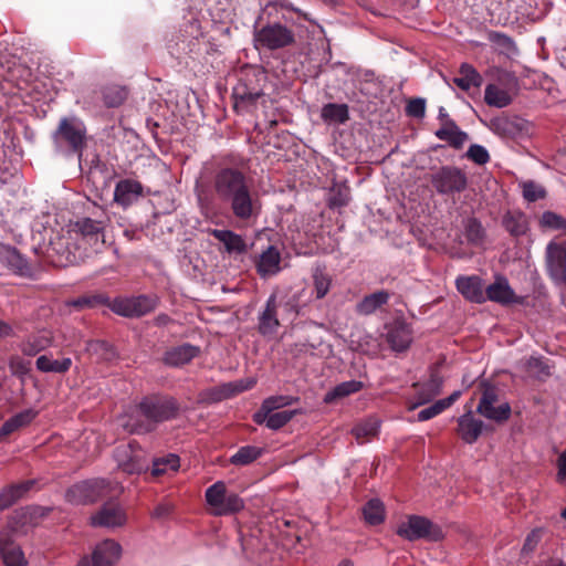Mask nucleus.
<instances>
[{
  "label": "nucleus",
  "instance_id": "473e14b6",
  "mask_svg": "<svg viewBox=\"0 0 566 566\" xmlns=\"http://www.w3.org/2000/svg\"><path fill=\"white\" fill-rule=\"evenodd\" d=\"M505 230L513 237H521L528 230V222L525 213L521 211H507L502 219Z\"/></svg>",
  "mask_w": 566,
  "mask_h": 566
},
{
  "label": "nucleus",
  "instance_id": "f3484780",
  "mask_svg": "<svg viewBox=\"0 0 566 566\" xmlns=\"http://www.w3.org/2000/svg\"><path fill=\"white\" fill-rule=\"evenodd\" d=\"M126 523V514L119 504L106 502L91 516V524L99 527H118Z\"/></svg>",
  "mask_w": 566,
  "mask_h": 566
},
{
  "label": "nucleus",
  "instance_id": "6ab92c4d",
  "mask_svg": "<svg viewBox=\"0 0 566 566\" xmlns=\"http://www.w3.org/2000/svg\"><path fill=\"white\" fill-rule=\"evenodd\" d=\"M0 263L20 276H30L32 269L17 248L3 244L0 247Z\"/></svg>",
  "mask_w": 566,
  "mask_h": 566
},
{
  "label": "nucleus",
  "instance_id": "603ef678",
  "mask_svg": "<svg viewBox=\"0 0 566 566\" xmlns=\"http://www.w3.org/2000/svg\"><path fill=\"white\" fill-rule=\"evenodd\" d=\"M545 196L546 191L541 185L534 181H526L523 184V197L526 201L535 202L545 198Z\"/></svg>",
  "mask_w": 566,
  "mask_h": 566
},
{
  "label": "nucleus",
  "instance_id": "2f4dec72",
  "mask_svg": "<svg viewBox=\"0 0 566 566\" xmlns=\"http://www.w3.org/2000/svg\"><path fill=\"white\" fill-rule=\"evenodd\" d=\"M482 82L481 74L469 63H462L459 75L453 78V83L464 92L471 87H480Z\"/></svg>",
  "mask_w": 566,
  "mask_h": 566
},
{
  "label": "nucleus",
  "instance_id": "f03ea898",
  "mask_svg": "<svg viewBox=\"0 0 566 566\" xmlns=\"http://www.w3.org/2000/svg\"><path fill=\"white\" fill-rule=\"evenodd\" d=\"M179 411L180 406L174 397L146 396L126 415L123 427L130 433H149L160 423L176 419Z\"/></svg>",
  "mask_w": 566,
  "mask_h": 566
},
{
  "label": "nucleus",
  "instance_id": "37998d69",
  "mask_svg": "<svg viewBox=\"0 0 566 566\" xmlns=\"http://www.w3.org/2000/svg\"><path fill=\"white\" fill-rule=\"evenodd\" d=\"M364 520L369 525H379L385 521V506L378 499L369 500L363 507Z\"/></svg>",
  "mask_w": 566,
  "mask_h": 566
},
{
  "label": "nucleus",
  "instance_id": "c9c22d12",
  "mask_svg": "<svg viewBox=\"0 0 566 566\" xmlns=\"http://www.w3.org/2000/svg\"><path fill=\"white\" fill-rule=\"evenodd\" d=\"M179 467L180 458L175 453H168L154 458L150 473L153 476L158 478L169 472H177Z\"/></svg>",
  "mask_w": 566,
  "mask_h": 566
},
{
  "label": "nucleus",
  "instance_id": "79ce46f5",
  "mask_svg": "<svg viewBox=\"0 0 566 566\" xmlns=\"http://www.w3.org/2000/svg\"><path fill=\"white\" fill-rule=\"evenodd\" d=\"M255 385V380H240L237 382H228L223 384L222 386L216 388L212 392L214 400H222L230 398L237 394H240L244 390L251 389Z\"/></svg>",
  "mask_w": 566,
  "mask_h": 566
},
{
  "label": "nucleus",
  "instance_id": "5fc2aeb1",
  "mask_svg": "<svg viewBox=\"0 0 566 566\" xmlns=\"http://www.w3.org/2000/svg\"><path fill=\"white\" fill-rule=\"evenodd\" d=\"M467 157L476 165H485L490 161V155L485 147L473 144L467 151Z\"/></svg>",
  "mask_w": 566,
  "mask_h": 566
},
{
  "label": "nucleus",
  "instance_id": "864d4df0",
  "mask_svg": "<svg viewBox=\"0 0 566 566\" xmlns=\"http://www.w3.org/2000/svg\"><path fill=\"white\" fill-rule=\"evenodd\" d=\"M541 224L545 228L554 229V230H564L566 229V220L553 212L545 211L541 217Z\"/></svg>",
  "mask_w": 566,
  "mask_h": 566
},
{
  "label": "nucleus",
  "instance_id": "69168bd1",
  "mask_svg": "<svg viewBox=\"0 0 566 566\" xmlns=\"http://www.w3.org/2000/svg\"><path fill=\"white\" fill-rule=\"evenodd\" d=\"M538 541H539V533L537 531H533L525 538L522 551L525 553L532 552L535 548V546L537 545Z\"/></svg>",
  "mask_w": 566,
  "mask_h": 566
},
{
  "label": "nucleus",
  "instance_id": "0e129e2a",
  "mask_svg": "<svg viewBox=\"0 0 566 566\" xmlns=\"http://www.w3.org/2000/svg\"><path fill=\"white\" fill-rule=\"evenodd\" d=\"M9 367L15 375H25L29 371V363L19 356H12L9 360Z\"/></svg>",
  "mask_w": 566,
  "mask_h": 566
},
{
  "label": "nucleus",
  "instance_id": "c03bdc74",
  "mask_svg": "<svg viewBox=\"0 0 566 566\" xmlns=\"http://www.w3.org/2000/svg\"><path fill=\"white\" fill-rule=\"evenodd\" d=\"M484 101L490 106L503 108L511 104L512 98L506 91L495 84H489L484 91Z\"/></svg>",
  "mask_w": 566,
  "mask_h": 566
},
{
  "label": "nucleus",
  "instance_id": "4c0bfd02",
  "mask_svg": "<svg viewBox=\"0 0 566 566\" xmlns=\"http://www.w3.org/2000/svg\"><path fill=\"white\" fill-rule=\"evenodd\" d=\"M464 235L469 244L481 247L486 238V231L481 221L475 217L468 218L464 223Z\"/></svg>",
  "mask_w": 566,
  "mask_h": 566
},
{
  "label": "nucleus",
  "instance_id": "412c9836",
  "mask_svg": "<svg viewBox=\"0 0 566 566\" xmlns=\"http://www.w3.org/2000/svg\"><path fill=\"white\" fill-rule=\"evenodd\" d=\"M144 187L135 179L119 180L114 190V200L122 207H128L143 196Z\"/></svg>",
  "mask_w": 566,
  "mask_h": 566
},
{
  "label": "nucleus",
  "instance_id": "4468645a",
  "mask_svg": "<svg viewBox=\"0 0 566 566\" xmlns=\"http://www.w3.org/2000/svg\"><path fill=\"white\" fill-rule=\"evenodd\" d=\"M546 269L557 286L566 287V248L563 244L551 242L547 245Z\"/></svg>",
  "mask_w": 566,
  "mask_h": 566
},
{
  "label": "nucleus",
  "instance_id": "e2e57ef3",
  "mask_svg": "<svg viewBox=\"0 0 566 566\" xmlns=\"http://www.w3.org/2000/svg\"><path fill=\"white\" fill-rule=\"evenodd\" d=\"M489 40L497 44L499 46L505 49L506 51H511L514 49L513 40L504 33L491 32L489 34Z\"/></svg>",
  "mask_w": 566,
  "mask_h": 566
},
{
  "label": "nucleus",
  "instance_id": "f704fd0d",
  "mask_svg": "<svg viewBox=\"0 0 566 566\" xmlns=\"http://www.w3.org/2000/svg\"><path fill=\"white\" fill-rule=\"evenodd\" d=\"M364 385L359 380H348L338 384L332 390L326 392L324 396L325 403H334L338 399L348 397L353 394H356L363 389Z\"/></svg>",
  "mask_w": 566,
  "mask_h": 566
},
{
  "label": "nucleus",
  "instance_id": "423d86ee",
  "mask_svg": "<svg viewBox=\"0 0 566 566\" xmlns=\"http://www.w3.org/2000/svg\"><path fill=\"white\" fill-rule=\"evenodd\" d=\"M53 139L57 147L66 146L70 153L81 159L86 146V128L75 117H63L53 133Z\"/></svg>",
  "mask_w": 566,
  "mask_h": 566
},
{
  "label": "nucleus",
  "instance_id": "c85d7f7f",
  "mask_svg": "<svg viewBox=\"0 0 566 566\" xmlns=\"http://www.w3.org/2000/svg\"><path fill=\"white\" fill-rule=\"evenodd\" d=\"M438 139L449 143L455 149H460L465 140L468 134L459 128L453 119H447L434 134Z\"/></svg>",
  "mask_w": 566,
  "mask_h": 566
},
{
  "label": "nucleus",
  "instance_id": "a211bd4d",
  "mask_svg": "<svg viewBox=\"0 0 566 566\" xmlns=\"http://www.w3.org/2000/svg\"><path fill=\"white\" fill-rule=\"evenodd\" d=\"M455 287L471 303L483 304L485 302L484 283L478 275H459L455 279Z\"/></svg>",
  "mask_w": 566,
  "mask_h": 566
},
{
  "label": "nucleus",
  "instance_id": "bf43d9fd",
  "mask_svg": "<svg viewBox=\"0 0 566 566\" xmlns=\"http://www.w3.org/2000/svg\"><path fill=\"white\" fill-rule=\"evenodd\" d=\"M292 401V398L287 396H275L266 398L262 403V410L266 412L274 411L279 408H282L286 405H290Z\"/></svg>",
  "mask_w": 566,
  "mask_h": 566
},
{
  "label": "nucleus",
  "instance_id": "ddd939ff",
  "mask_svg": "<svg viewBox=\"0 0 566 566\" xmlns=\"http://www.w3.org/2000/svg\"><path fill=\"white\" fill-rule=\"evenodd\" d=\"M497 402V388L492 385H483L476 412L489 420L503 423L511 417L512 409L507 402L496 406Z\"/></svg>",
  "mask_w": 566,
  "mask_h": 566
},
{
  "label": "nucleus",
  "instance_id": "b1692460",
  "mask_svg": "<svg viewBox=\"0 0 566 566\" xmlns=\"http://www.w3.org/2000/svg\"><path fill=\"white\" fill-rule=\"evenodd\" d=\"M200 354V347L185 343L172 347L165 353L166 365L178 367L188 364Z\"/></svg>",
  "mask_w": 566,
  "mask_h": 566
},
{
  "label": "nucleus",
  "instance_id": "aec40b11",
  "mask_svg": "<svg viewBox=\"0 0 566 566\" xmlns=\"http://www.w3.org/2000/svg\"><path fill=\"white\" fill-rule=\"evenodd\" d=\"M483 429V421L475 418L470 409L458 418L457 434L468 444L475 443L482 434Z\"/></svg>",
  "mask_w": 566,
  "mask_h": 566
},
{
  "label": "nucleus",
  "instance_id": "774afa93",
  "mask_svg": "<svg viewBox=\"0 0 566 566\" xmlns=\"http://www.w3.org/2000/svg\"><path fill=\"white\" fill-rule=\"evenodd\" d=\"M171 512H172V506L170 504H167V503L158 504L153 512V517L166 518L170 515Z\"/></svg>",
  "mask_w": 566,
  "mask_h": 566
},
{
  "label": "nucleus",
  "instance_id": "2eb2a0df",
  "mask_svg": "<svg viewBox=\"0 0 566 566\" xmlns=\"http://www.w3.org/2000/svg\"><path fill=\"white\" fill-rule=\"evenodd\" d=\"M122 554L120 545L113 539L99 543L92 554V559L84 557L77 566H114Z\"/></svg>",
  "mask_w": 566,
  "mask_h": 566
},
{
  "label": "nucleus",
  "instance_id": "a19ab883",
  "mask_svg": "<svg viewBox=\"0 0 566 566\" xmlns=\"http://www.w3.org/2000/svg\"><path fill=\"white\" fill-rule=\"evenodd\" d=\"M441 387L442 379L437 374L431 375L430 380L421 385L419 390L417 391L418 400L413 408L427 403L436 396H438L441 391Z\"/></svg>",
  "mask_w": 566,
  "mask_h": 566
},
{
  "label": "nucleus",
  "instance_id": "393cba45",
  "mask_svg": "<svg viewBox=\"0 0 566 566\" xmlns=\"http://www.w3.org/2000/svg\"><path fill=\"white\" fill-rule=\"evenodd\" d=\"M210 234L224 245L229 254H243L248 251L244 239L231 230L212 229Z\"/></svg>",
  "mask_w": 566,
  "mask_h": 566
},
{
  "label": "nucleus",
  "instance_id": "cd10ccee",
  "mask_svg": "<svg viewBox=\"0 0 566 566\" xmlns=\"http://www.w3.org/2000/svg\"><path fill=\"white\" fill-rule=\"evenodd\" d=\"M35 484L34 480H27L11 484L0 491V512L9 509L22 499Z\"/></svg>",
  "mask_w": 566,
  "mask_h": 566
},
{
  "label": "nucleus",
  "instance_id": "bb28decb",
  "mask_svg": "<svg viewBox=\"0 0 566 566\" xmlns=\"http://www.w3.org/2000/svg\"><path fill=\"white\" fill-rule=\"evenodd\" d=\"M53 344V335L49 331H40L29 335L20 345V349L25 356H36Z\"/></svg>",
  "mask_w": 566,
  "mask_h": 566
},
{
  "label": "nucleus",
  "instance_id": "5701e85b",
  "mask_svg": "<svg viewBox=\"0 0 566 566\" xmlns=\"http://www.w3.org/2000/svg\"><path fill=\"white\" fill-rule=\"evenodd\" d=\"M386 339L392 350L403 352L412 342L411 329L406 323L396 322L390 326Z\"/></svg>",
  "mask_w": 566,
  "mask_h": 566
},
{
  "label": "nucleus",
  "instance_id": "4be33fe9",
  "mask_svg": "<svg viewBox=\"0 0 566 566\" xmlns=\"http://www.w3.org/2000/svg\"><path fill=\"white\" fill-rule=\"evenodd\" d=\"M276 296L272 294L266 303L263 312L259 315L258 331L263 336H270L276 333L280 327V321L276 313Z\"/></svg>",
  "mask_w": 566,
  "mask_h": 566
},
{
  "label": "nucleus",
  "instance_id": "6e6552de",
  "mask_svg": "<svg viewBox=\"0 0 566 566\" xmlns=\"http://www.w3.org/2000/svg\"><path fill=\"white\" fill-rule=\"evenodd\" d=\"M206 502L214 516L231 515L244 507L243 500L234 492H228L223 481H217L205 493Z\"/></svg>",
  "mask_w": 566,
  "mask_h": 566
},
{
  "label": "nucleus",
  "instance_id": "a18cd8bd",
  "mask_svg": "<svg viewBox=\"0 0 566 566\" xmlns=\"http://www.w3.org/2000/svg\"><path fill=\"white\" fill-rule=\"evenodd\" d=\"M332 277L324 269L316 268L313 272V293L316 300L324 298L329 292Z\"/></svg>",
  "mask_w": 566,
  "mask_h": 566
},
{
  "label": "nucleus",
  "instance_id": "c756f323",
  "mask_svg": "<svg viewBox=\"0 0 566 566\" xmlns=\"http://www.w3.org/2000/svg\"><path fill=\"white\" fill-rule=\"evenodd\" d=\"M38 412L33 409H27L9 418L0 428V441L19 429L30 424Z\"/></svg>",
  "mask_w": 566,
  "mask_h": 566
},
{
  "label": "nucleus",
  "instance_id": "a878e982",
  "mask_svg": "<svg viewBox=\"0 0 566 566\" xmlns=\"http://www.w3.org/2000/svg\"><path fill=\"white\" fill-rule=\"evenodd\" d=\"M281 253L274 245L268 247L256 261V272L261 277L275 275L280 270Z\"/></svg>",
  "mask_w": 566,
  "mask_h": 566
},
{
  "label": "nucleus",
  "instance_id": "3c124183",
  "mask_svg": "<svg viewBox=\"0 0 566 566\" xmlns=\"http://www.w3.org/2000/svg\"><path fill=\"white\" fill-rule=\"evenodd\" d=\"M379 431V422L375 419H369L354 427L353 433L359 440L361 438L369 439L377 436Z\"/></svg>",
  "mask_w": 566,
  "mask_h": 566
},
{
  "label": "nucleus",
  "instance_id": "052dcab7",
  "mask_svg": "<svg viewBox=\"0 0 566 566\" xmlns=\"http://www.w3.org/2000/svg\"><path fill=\"white\" fill-rule=\"evenodd\" d=\"M124 472L129 474H139L148 469L146 462L138 459L136 455L129 458L126 462L120 464Z\"/></svg>",
  "mask_w": 566,
  "mask_h": 566
},
{
  "label": "nucleus",
  "instance_id": "8fccbe9b",
  "mask_svg": "<svg viewBox=\"0 0 566 566\" xmlns=\"http://www.w3.org/2000/svg\"><path fill=\"white\" fill-rule=\"evenodd\" d=\"M350 200V191L346 186L343 187H334L331 190L328 198L329 208H343L349 203Z\"/></svg>",
  "mask_w": 566,
  "mask_h": 566
},
{
  "label": "nucleus",
  "instance_id": "9d476101",
  "mask_svg": "<svg viewBox=\"0 0 566 566\" xmlns=\"http://www.w3.org/2000/svg\"><path fill=\"white\" fill-rule=\"evenodd\" d=\"M159 297L156 294H140L128 297H116L108 307L117 315L124 317H142L154 312L159 305Z\"/></svg>",
  "mask_w": 566,
  "mask_h": 566
},
{
  "label": "nucleus",
  "instance_id": "7ed1b4c3",
  "mask_svg": "<svg viewBox=\"0 0 566 566\" xmlns=\"http://www.w3.org/2000/svg\"><path fill=\"white\" fill-rule=\"evenodd\" d=\"M268 74L260 66H248L242 71L239 84L233 88L234 108L250 111L264 95Z\"/></svg>",
  "mask_w": 566,
  "mask_h": 566
},
{
  "label": "nucleus",
  "instance_id": "7c9ffc66",
  "mask_svg": "<svg viewBox=\"0 0 566 566\" xmlns=\"http://www.w3.org/2000/svg\"><path fill=\"white\" fill-rule=\"evenodd\" d=\"M389 298L390 294L385 290L366 295L359 303H357L356 313L364 316L371 315L377 310L386 305Z\"/></svg>",
  "mask_w": 566,
  "mask_h": 566
},
{
  "label": "nucleus",
  "instance_id": "6e6d98bb",
  "mask_svg": "<svg viewBox=\"0 0 566 566\" xmlns=\"http://www.w3.org/2000/svg\"><path fill=\"white\" fill-rule=\"evenodd\" d=\"M527 369L534 371L538 379L551 375L549 366L542 357H531L527 360Z\"/></svg>",
  "mask_w": 566,
  "mask_h": 566
},
{
  "label": "nucleus",
  "instance_id": "1a4fd4ad",
  "mask_svg": "<svg viewBox=\"0 0 566 566\" xmlns=\"http://www.w3.org/2000/svg\"><path fill=\"white\" fill-rule=\"evenodd\" d=\"M433 189L440 196L454 197L467 190L469 179L461 168L457 166H442L430 176Z\"/></svg>",
  "mask_w": 566,
  "mask_h": 566
},
{
  "label": "nucleus",
  "instance_id": "20e7f679",
  "mask_svg": "<svg viewBox=\"0 0 566 566\" xmlns=\"http://www.w3.org/2000/svg\"><path fill=\"white\" fill-rule=\"evenodd\" d=\"M106 224L105 213L95 219L90 217L78 218L73 224L70 233L82 247L88 248V258L101 252L104 247V229Z\"/></svg>",
  "mask_w": 566,
  "mask_h": 566
},
{
  "label": "nucleus",
  "instance_id": "13d9d810",
  "mask_svg": "<svg viewBox=\"0 0 566 566\" xmlns=\"http://www.w3.org/2000/svg\"><path fill=\"white\" fill-rule=\"evenodd\" d=\"M2 556L3 562L8 566H22L24 562L23 553L18 546H13L9 548L7 552L0 554Z\"/></svg>",
  "mask_w": 566,
  "mask_h": 566
},
{
  "label": "nucleus",
  "instance_id": "58836bf2",
  "mask_svg": "<svg viewBox=\"0 0 566 566\" xmlns=\"http://www.w3.org/2000/svg\"><path fill=\"white\" fill-rule=\"evenodd\" d=\"M265 449L256 446H243L231 455L230 463L238 467L249 465L263 455Z\"/></svg>",
  "mask_w": 566,
  "mask_h": 566
},
{
  "label": "nucleus",
  "instance_id": "de8ad7c7",
  "mask_svg": "<svg viewBox=\"0 0 566 566\" xmlns=\"http://www.w3.org/2000/svg\"><path fill=\"white\" fill-rule=\"evenodd\" d=\"M127 98V91L117 85L107 86L103 90V101L107 107H118Z\"/></svg>",
  "mask_w": 566,
  "mask_h": 566
},
{
  "label": "nucleus",
  "instance_id": "680f3d73",
  "mask_svg": "<svg viewBox=\"0 0 566 566\" xmlns=\"http://www.w3.org/2000/svg\"><path fill=\"white\" fill-rule=\"evenodd\" d=\"M40 509L27 506L19 511H15L14 518L18 520L22 525L32 524L34 518L41 515Z\"/></svg>",
  "mask_w": 566,
  "mask_h": 566
},
{
  "label": "nucleus",
  "instance_id": "e433bc0d",
  "mask_svg": "<svg viewBox=\"0 0 566 566\" xmlns=\"http://www.w3.org/2000/svg\"><path fill=\"white\" fill-rule=\"evenodd\" d=\"M461 394L462 392L460 390H455L449 397L440 399V400L436 401L433 405L422 409L418 413V420L427 421V420H430V419L434 418L436 416L440 415L446 409L451 407L461 397Z\"/></svg>",
  "mask_w": 566,
  "mask_h": 566
},
{
  "label": "nucleus",
  "instance_id": "39448f33",
  "mask_svg": "<svg viewBox=\"0 0 566 566\" xmlns=\"http://www.w3.org/2000/svg\"><path fill=\"white\" fill-rule=\"evenodd\" d=\"M88 248L82 247L69 232L50 242L48 254L57 266L76 265L88 259Z\"/></svg>",
  "mask_w": 566,
  "mask_h": 566
},
{
  "label": "nucleus",
  "instance_id": "49530a36",
  "mask_svg": "<svg viewBox=\"0 0 566 566\" xmlns=\"http://www.w3.org/2000/svg\"><path fill=\"white\" fill-rule=\"evenodd\" d=\"M112 301L113 300H109L104 294H86L73 300L72 305L78 310L94 308L101 305H106L108 307V303Z\"/></svg>",
  "mask_w": 566,
  "mask_h": 566
},
{
  "label": "nucleus",
  "instance_id": "0eeeda50",
  "mask_svg": "<svg viewBox=\"0 0 566 566\" xmlns=\"http://www.w3.org/2000/svg\"><path fill=\"white\" fill-rule=\"evenodd\" d=\"M112 495V484L105 479H91L70 486L65 499L74 505L93 504Z\"/></svg>",
  "mask_w": 566,
  "mask_h": 566
},
{
  "label": "nucleus",
  "instance_id": "dca6fc26",
  "mask_svg": "<svg viewBox=\"0 0 566 566\" xmlns=\"http://www.w3.org/2000/svg\"><path fill=\"white\" fill-rule=\"evenodd\" d=\"M491 301L501 305L523 304L524 297L517 296L504 276H497L495 281L485 287V302Z\"/></svg>",
  "mask_w": 566,
  "mask_h": 566
},
{
  "label": "nucleus",
  "instance_id": "338daca9",
  "mask_svg": "<svg viewBox=\"0 0 566 566\" xmlns=\"http://www.w3.org/2000/svg\"><path fill=\"white\" fill-rule=\"evenodd\" d=\"M14 543L10 532L2 531L0 532V554L7 552L9 548L13 547Z\"/></svg>",
  "mask_w": 566,
  "mask_h": 566
},
{
  "label": "nucleus",
  "instance_id": "f257e3e1",
  "mask_svg": "<svg viewBox=\"0 0 566 566\" xmlns=\"http://www.w3.org/2000/svg\"><path fill=\"white\" fill-rule=\"evenodd\" d=\"M193 192L198 207L205 216L214 212V200L243 224L255 222L262 211L261 199L254 188L253 179L239 167L218 168L210 184L197 179Z\"/></svg>",
  "mask_w": 566,
  "mask_h": 566
},
{
  "label": "nucleus",
  "instance_id": "72a5a7b5",
  "mask_svg": "<svg viewBox=\"0 0 566 566\" xmlns=\"http://www.w3.org/2000/svg\"><path fill=\"white\" fill-rule=\"evenodd\" d=\"M35 366L41 373L65 374L72 367V359L70 357L53 359L50 355H41L36 358Z\"/></svg>",
  "mask_w": 566,
  "mask_h": 566
},
{
  "label": "nucleus",
  "instance_id": "9b49d317",
  "mask_svg": "<svg viewBox=\"0 0 566 566\" xmlns=\"http://www.w3.org/2000/svg\"><path fill=\"white\" fill-rule=\"evenodd\" d=\"M397 534L410 542L418 539L439 542L443 538L442 530L427 517L420 515H409L407 521L398 525Z\"/></svg>",
  "mask_w": 566,
  "mask_h": 566
},
{
  "label": "nucleus",
  "instance_id": "f8f14e48",
  "mask_svg": "<svg viewBox=\"0 0 566 566\" xmlns=\"http://www.w3.org/2000/svg\"><path fill=\"white\" fill-rule=\"evenodd\" d=\"M254 42L258 49L270 51L287 48L295 43L292 29L280 22L268 23L254 31Z\"/></svg>",
  "mask_w": 566,
  "mask_h": 566
},
{
  "label": "nucleus",
  "instance_id": "09e8293b",
  "mask_svg": "<svg viewBox=\"0 0 566 566\" xmlns=\"http://www.w3.org/2000/svg\"><path fill=\"white\" fill-rule=\"evenodd\" d=\"M266 427L272 430H279L284 427L296 413L295 410H282L276 412H266Z\"/></svg>",
  "mask_w": 566,
  "mask_h": 566
},
{
  "label": "nucleus",
  "instance_id": "4d7b16f0",
  "mask_svg": "<svg viewBox=\"0 0 566 566\" xmlns=\"http://www.w3.org/2000/svg\"><path fill=\"white\" fill-rule=\"evenodd\" d=\"M406 113L408 116L422 118L426 114V101L420 97L409 99L406 106Z\"/></svg>",
  "mask_w": 566,
  "mask_h": 566
},
{
  "label": "nucleus",
  "instance_id": "ea45409f",
  "mask_svg": "<svg viewBox=\"0 0 566 566\" xmlns=\"http://www.w3.org/2000/svg\"><path fill=\"white\" fill-rule=\"evenodd\" d=\"M321 117L327 123L344 124L349 119V111L346 104L328 103L321 112Z\"/></svg>",
  "mask_w": 566,
  "mask_h": 566
}]
</instances>
